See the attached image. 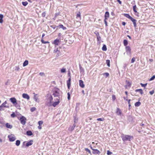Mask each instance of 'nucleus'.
<instances>
[{
	"label": "nucleus",
	"instance_id": "nucleus-11",
	"mask_svg": "<svg viewBox=\"0 0 155 155\" xmlns=\"http://www.w3.org/2000/svg\"><path fill=\"white\" fill-rule=\"evenodd\" d=\"M10 100L11 102H12L14 104L16 103L17 101L15 97L11 98L10 99Z\"/></svg>",
	"mask_w": 155,
	"mask_h": 155
},
{
	"label": "nucleus",
	"instance_id": "nucleus-55",
	"mask_svg": "<svg viewBox=\"0 0 155 155\" xmlns=\"http://www.w3.org/2000/svg\"><path fill=\"white\" fill-rule=\"evenodd\" d=\"M4 18V16L3 15L0 14V18L3 19Z\"/></svg>",
	"mask_w": 155,
	"mask_h": 155
},
{
	"label": "nucleus",
	"instance_id": "nucleus-36",
	"mask_svg": "<svg viewBox=\"0 0 155 155\" xmlns=\"http://www.w3.org/2000/svg\"><path fill=\"white\" fill-rule=\"evenodd\" d=\"M22 4L24 6H26L28 4L27 2H22Z\"/></svg>",
	"mask_w": 155,
	"mask_h": 155
},
{
	"label": "nucleus",
	"instance_id": "nucleus-53",
	"mask_svg": "<svg viewBox=\"0 0 155 155\" xmlns=\"http://www.w3.org/2000/svg\"><path fill=\"white\" fill-rule=\"evenodd\" d=\"M104 23L105 24L106 26H107V22L106 20H105V19H104Z\"/></svg>",
	"mask_w": 155,
	"mask_h": 155
},
{
	"label": "nucleus",
	"instance_id": "nucleus-16",
	"mask_svg": "<svg viewBox=\"0 0 155 155\" xmlns=\"http://www.w3.org/2000/svg\"><path fill=\"white\" fill-rule=\"evenodd\" d=\"M91 148L92 149V150H93V153L94 154H99L100 153V151L97 149H94L92 148V147Z\"/></svg>",
	"mask_w": 155,
	"mask_h": 155
},
{
	"label": "nucleus",
	"instance_id": "nucleus-19",
	"mask_svg": "<svg viewBox=\"0 0 155 155\" xmlns=\"http://www.w3.org/2000/svg\"><path fill=\"white\" fill-rule=\"evenodd\" d=\"M33 141L32 140L26 143V145L27 147H28L30 146L32 144V142Z\"/></svg>",
	"mask_w": 155,
	"mask_h": 155
},
{
	"label": "nucleus",
	"instance_id": "nucleus-37",
	"mask_svg": "<svg viewBox=\"0 0 155 155\" xmlns=\"http://www.w3.org/2000/svg\"><path fill=\"white\" fill-rule=\"evenodd\" d=\"M136 8H137V7H136V5L134 6L133 7V9L134 11L135 12H137V11L136 9Z\"/></svg>",
	"mask_w": 155,
	"mask_h": 155
},
{
	"label": "nucleus",
	"instance_id": "nucleus-50",
	"mask_svg": "<svg viewBox=\"0 0 155 155\" xmlns=\"http://www.w3.org/2000/svg\"><path fill=\"white\" fill-rule=\"evenodd\" d=\"M39 74L41 76H44V75H45V74H44V73L42 72H40L39 73Z\"/></svg>",
	"mask_w": 155,
	"mask_h": 155
},
{
	"label": "nucleus",
	"instance_id": "nucleus-25",
	"mask_svg": "<svg viewBox=\"0 0 155 155\" xmlns=\"http://www.w3.org/2000/svg\"><path fill=\"white\" fill-rule=\"evenodd\" d=\"M26 134L28 136H31L32 135V133L31 131L28 130L26 132Z\"/></svg>",
	"mask_w": 155,
	"mask_h": 155
},
{
	"label": "nucleus",
	"instance_id": "nucleus-61",
	"mask_svg": "<svg viewBox=\"0 0 155 155\" xmlns=\"http://www.w3.org/2000/svg\"><path fill=\"white\" fill-rule=\"evenodd\" d=\"M112 99L113 100H114L115 99V96L114 95H113L112 96Z\"/></svg>",
	"mask_w": 155,
	"mask_h": 155
},
{
	"label": "nucleus",
	"instance_id": "nucleus-7",
	"mask_svg": "<svg viewBox=\"0 0 155 155\" xmlns=\"http://www.w3.org/2000/svg\"><path fill=\"white\" fill-rule=\"evenodd\" d=\"M94 34L96 35L97 36V41H100L101 40V38L100 36L99 33L98 31H95L94 32Z\"/></svg>",
	"mask_w": 155,
	"mask_h": 155
},
{
	"label": "nucleus",
	"instance_id": "nucleus-20",
	"mask_svg": "<svg viewBox=\"0 0 155 155\" xmlns=\"http://www.w3.org/2000/svg\"><path fill=\"white\" fill-rule=\"evenodd\" d=\"M57 27L59 28H62L63 30H65L66 29V28L65 27H64L62 25H60L58 26Z\"/></svg>",
	"mask_w": 155,
	"mask_h": 155
},
{
	"label": "nucleus",
	"instance_id": "nucleus-14",
	"mask_svg": "<svg viewBox=\"0 0 155 155\" xmlns=\"http://www.w3.org/2000/svg\"><path fill=\"white\" fill-rule=\"evenodd\" d=\"M7 104V101H5V102H4L1 105V106L2 107H5V108H9V107L8 105H6V104Z\"/></svg>",
	"mask_w": 155,
	"mask_h": 155
},
{
	"label": "nucleus",
	"instance_id": "nucleus-64",
	"mask_svg": "<svg viewBox=\"0 0 155 155\" xmlns=\"http://www.w3.org/2000/svg\"><path fill=\"white\" fill-rule=\"evenodd\" d=\"M45 36V34L44 33H43L42 34V37H41V38H43H43Z\"/></svg>",
	"mask_w": 155,
	"mask_h": 155
},
{
	"label": "nucleus",
	"instance_id": "nucleus-31",
	"mask_svg": "<svg viewBox=\"0 0 155 155\" xmlns=\"http://www.w3.org/2000/svg\"><path fill=\"white\" fill-rule=\"evenodd\" d=\"M20 143V141L19 140H17L16 141L15 144L16 146H19Z\"/></svg>",
	"mask_w": 155,
	"mask_h": 155
},
{
	"label": "nucleus",
	"instance_id": "nucleus-1",
	"mask_svg": "<svg viewBox=\"0 0 155 155\" xmlns=\"http://www.w3.org/2000/svg\"><path fill=\"white\" fill-rule=\"evenodd\" d=\"M53 100V97L52 95H50V97L48 98V101L46 103V105L49 107L52 106L54 107H55L58 105L60 102V100H56V99H54L55 102L52 103V101Z\"/></svg>",
	"mask_w": 155,
	"mask_h": 155
},
{
	"label": "nucleus",
	"instance_id": "nucleus-51",
	"mask_svg": "<svg viewBox=\"0 0 155 155\" xmlns=\"http://www.w3.org/2000/svg\"><path fill=\"white\" fill-rule=\"evenodd\" d=\"M154 93V90H152L151 91H150L149 92V93L150 94H151V95H152Z\"/></svg>",
	"mask_w": 155,
	"mask_h": 155
},
{
	"label": "nucleus",
	"instance_id": "nucleus-54",
	"mask_svg": "<svg viewBox=\"0 0 155 155\" xmlns=\"http://www.w3.org/2000/svg\"><path fill=\"white\" fill-rule=\"evenodd\" d=\"M77 17H79V18H81V15H80V13L79 12V13L77 15Z\"/></svg>",
	"mask_w": 155,
	"mask_h": 155
},
{
	"label": "nucleus",
	"instance_id": "nucleus-23",
	"mask_svg": "<svg viewBox=\"0 0 155 155\" xmlns=\"http://www.w3.org/2000/svg\"><path fill=\"white\" fill-rule=\"evenodd\" d=\"M124 16L126 18L130 19V20L132 18V17H131L129 14H124Z\"/></svg>",
	"mask_w": 155,
	"mask_h": 155
},
{
	"label": "nucleus",
	"instance_id": "nucleus-43",
	"mask_svg": "<svg viewBox=\"0 0 155 155\" xmlns=\"http://www.w3.org/2000/svg\"><path fill=\"white\" fill-rule=\"evenodd\" d=\"M140 85H141L142 86V87H145L146 86L147 84V83H146V84H143L142 83H140Z\"/></svg>",
	"mask_w": 155,
	"mask_h": 155
},
{
	"label": "nucleus",
	"instance_id": "nucleus-40",
	"mask_svg": "<svg viewBox=\"0 0 155 155\" xmlns=\"http://www.w3.org/2000/svg\"><path fill=\"white\" fill-rule=\"evenodd\" d=\"M85 150L86 151L88 152L89 153H90L91 154V153L90 151V150L87 148H85Z\"/></svg>",
	"mask_w": 155,
	"mask_h": 155
},
{
	"label": "nucleus",
	"instance_id": "nucleus-57",
	"mask_svg": "<svg viewBox=\"0 0 155 155\" xmlns=\"http://www.w3.org/2000/svg\"><path fill=\"white\" fill-rule=\"evenodd\" d=\"M118 3L120 4H121L122 3L121 2L120 0H117Z\"/></svg>",
	"mask_w": 155,
	"mask_h": 155
},
{
	"label": "nucleus",
	"instance_id": "nucleus-59",
	"mask_svg": "<svg viewBox=\"0 0 155 155\" xmlns=\"http://www.w3.org/2000/svg\"><path fill=\"white\" fill-rule=\"evenodd\" d=\"M3 22V19H0V23H2Z\"/></svg>",
	"mask_w": 155,
	"mask_h": 155
},
{
	"label": "nucleus",
	"instance_id": "nucleus-39",
	"mask_svg": "<svg viewBox=\"0 0 155 155\" xmlns=\"http://www.w3.org/2000/svg\"><path fill=\"white\" fill-rule=\"evenodd\" d=\"M36 110V108L35 107H32L30 109V110L31 112H33L34 111H35Z\"/></svg>",
	"mask_w": 155,
	"mask_h": 155
},
{
	"label": "nucleus",
	"instance_id": "nucleus-2",
	"mask_svg": "<svg viewBox=\"0 0 155 155\" xmlns=\"http://www.w3.org/2000/svg\"><path fill=\"white\" fill-rule=\"evenodd\" d=\"M52 95L54 97H56V100H60L61 92L58 88L54 87L52 91Z\"/></svg>",
	"mask_w": 155,
	"mask_h": 155
},
{
	"label": "nucleus",
	"instance_id": "nucleus-49",
	"mask_svg": "<svg viewBox=\"0 0 155 155\" xmlns=\"http://www.w3.org/2000/svg\"><path fill=\"white\" fill-rule=\"evenodd\" d=\"M112 153V152H110L109 150H108L107 151V154L108 155H110V154H111Z\"/></svg>",
	"mask_w": 155,
	"mask_h": 155
},
{
	"label": "nucleus",
	"instance_id": "nucleus-26",
	"mask_svg": "<svg viewBox=\"0 0 155 155\" xmlns=\"http://www.w3.org/2000/svg\"><path fill=\"white\" fill-rule=\"evenodd\" d=\"M34 100L37 102L38 100V97H37V94H35V93H34Z\"/></svg>",
	"mask_w": 155,
	"mask_h": 155
},
{
	"label": "nucleus",
	"instance_id": "nucleus-34",
	"mask_svg": "<svg viewBox=\"0 0 155 155\" xmlns=\"http://www.w3.org/2000/svg\"><path fill=\"white\" fill-rule=\"evenodd\" d=\"M20 68L18 66H15L14 68V70L16 71H18L19 70Z\"/></svg>",
	"mask_w": 155,
	"mask_h": 155
},
{
	"label": "nucleus",
	"instance_id": "nucleus-27",
	"mask_svg": "<svg viewBox=\"0 0 155 155\" xmlns=\"http://www.w3.org/2000/svg\"><path fill=\"white\" fill-rule=\"evenodd\" d=\"M28 61L27 60H25L23 63V66L25 67L28 64Z\"/></svg>",
	"mask_w": 155,
	"mask_h": 155
},
{
	"label": "nucleus",
	"instance_id": "nucleus-46",
	"mask_svg": "<svg viewBox=\"0 0 155 155\" xmlns=\"http://www.w3.org/2000/svg\"><path fill=\"white\" fill-rule=\"evenodd\" d=\"M43 122L42 120L39 121L38 122V124L39 125H41L43 124Z\"/></svg>",
	"mask_w": 155,
	"mask_h": 155
},
{
	"label": "nucleus",
	"instance_id": "nucleus-38",
	"mask_svg": "<svg viewBox=\"0 0 155 155\" xmlns=\"http://www.w3.org/2000/svg\"><path fill=\"white\" fill-rule=\"evenodd\" d=\"M75 126H76V125L74 124H73V125L72 126V127L70 128V130L71 131H73L74 130V128H75Z\"/></svg>",
	"mask_w": 155,
	"mask_h": 155
},
{
	"label": "nucleus",
	"instance_id": "nucleus-63",
	"mask_svg": "<svg viewBox=\"0 0 155 155\" xmlns=\"http://www.w3.org/2000/svg\"><path fill=\"white\" fill-rule=\"evenodd\" d=\"M122 24L123 25H125L126 24V23L124 22H123L122 23Z\"/></svg>",
	"mask_w": 155,
	"mask_h": 155
},
{
	"label": "nucleus",
	"instance_id": "nucleus-58",
	"mask_svg": "<svg viewBox=\"0 0 155 155\" xmlns=\"http://www.w3.org/2000/svg\"><path fill=\"white\" fill-rule=\"evenodd\" d=\"M78 121V120L76 118H74V122L75 123H76Z\"/></svg>",
	"mask_w": 155,
	"mask_h": 155
},
{
	"label": "nucleus",
	"instance_id": "nucleus-6",
	"mask_svg": "<svg viewBox=\"0 0 155 155\" xmlns=\"http://www.w3.org/2000/svg\"><path fill=\"white\" fill-rule=\"evenodd\" d=\"M126 51L127 54L128 55H130L131 54V48L129 46H126L125 47Z\"/></svg>",
	"mask_w": 155,
	"mask_h": 155
},
{
	"label": "nucleus",
	"instance_id": "nucleus-32",
	"mask_svg": "<svg viewBox=\"0 0 155 155\" xmlns=\"http://www.w3.org/2000/svg\"><path fill=\"white\" fill-rule=\"evenodd\" d=\"M41 41L42 43L43 44H46L49 43V42L48 41H44L43 38L41 39Z\"/></svg>",
	"mask_w": 155,
	"mask_h": 155
},
{
	"label": "nucleus",
	"instance_id": "nucleus-17",
	"mask_svg": "<svg viewBox=\"0 0 155 155\" xmlns=\"http://www.w3.org/2000/svg\"><path fill=\"white\" fill-rule=\"evenodd\" d=\"M109 17V12H105V15H104V18L105 20L107 19Z\"/></svg>",
	"mask_w": 155,
	"mask_h": 155
},
{
	"label": "nucleus",
	"instance_id": "nucleus-45",
	"mask_svg": "<svg viewBox=\"0 0 155 155\" xmlns=\"http://www.w3.org/2000/svg\"><path fill=\"white\" fill-rule=\"evenodd\" d=\"M155 78V76L154 75L152 77H151L150 79V81H152Z\"/></svg>",
	"mask_w": 155,
	"mask_h": 155
},
{
	"label": "nucleus",
	"instance_id": "nucleus-35",
	"mask_svg": "<svg viewBox=\"0 0 155 155\" xmlns=\"http://www.w3.org/2000/svg\"><path fill=\"white\" fill-rule=\"evenodd\" d=\"M128 44V41L127 40H124V46H126Z\"/></svg>",
	"mask_w": 155,
	"mask_h": 155
},
{
	"label": "nucleus",
	"instance_id": "nucleus-9",
	"mask_svg": "<svg viewBox=\"0 0 155 155\" xmlns=\"http://www.w3.org/2000/svg\"><path fill=\"white\" fill-rule=\"evenodd\" d=\"M20 101H18L17 102H16V103H15V104H14L15 106L18 109H20Z\"/></svg>",
	"mask_w": 155,
	"mask_h": 155
},
{
	"label": "nucleus",
	"instance_id": "nucleus-28",
	"mask_svg": "<svg viewBox=\"0 0 155 155\" xmlns=\"http://www.w3.org/2000/svg\"><path fill=\"white\" fill-rule=\"evenodd\" d=\"M141 104V103L140 102H139V101H138V102H136L135 104V107H139V106H140Z\"/></svg>",
	"mask_w": 155,
	"mask_h": 155
},
{
	"label": "nucleus",
	"instance_id": "nucleus-33",
	"mask_svg": "<svg viewBox=\"0 0 155 155\" xmlns=\"http://www.w3.org/2000/svg\"><path fill=\"white\" fill-rule=\"evenodd\" d=\"M61 73H65L66 71V69L65 68H63L61 70Z\"/></svg>",
	"mask_w": 155,
	"mask_h": 155
},
{
	"label": "nucleus",
	"instance_id": "nucleus-22",
	"mask_svg": "<svg viewBox=\"0 0 155 155\" xmlns=\"http://www.w3.org/2000/svg\"><path fill=\"white\" fill-rule=\"evenodd\" d=\"M5 126H6V127L7 128L11 129L12 127V125H10L9 124H8V123H7L5 124Z\"/></svg>",
	"mask_w": 155,
	"mask_h": 155
},
{
	"label": "nucleus",
	"instance_id": "nucleus-5",
	"mask_svg": "<svg viewBox=\"0 0 155 155\" xmlns=\"http://www.w3.org/2000/svg\"><path fill=\"white\" fill-rule=\"evenodd\" d=\"M8 137L9 139V141L11 142L13 141L16 140L15 136L13 134L8 135Z\"/></svg>",
	"mask_w": 155,
	"mask_h": 155
},
{
	"label": "nucleus",
	"instance_id": "nucleus-62",
	"mask_svg": "<svg viewBox=\"0 0 155 155\" xmlns=\"http://www.w3.org/2000/svg\"><path fill=\"white\" fill-rule=\"evenodd\" d=\"M38 128L39 129H41V125H39L38 126Z\"/></svg>",
	"mask_w": 155,
	"mask_h": 155
},
{
	"label": "nucleus",
	"instance_id": "nucleus-30",
	"mask_svg": "<svg viewBox=\"0 0 155 155\" xmlns=\"http://www.w3.org/2000/svg\"><path fill=\"white\" fill-rule=\"evenodd\" d=\"M106 63L107 64V66L108 67H110V60H107L106 61Z\"/></svg>",
	"mask_w": 155,
	"mask_h": 155
},
{
	"label": "nucleus",
	"instance_id": "nucleus-42",
	"mask_svg": "<svg viewBox=\"0 0 155 155\" xmlns=\"http://www.w3.org/2000/svg\"><path fill=\"white\" fill-rule=\"evenodd\" d=\"M104 120V119L103 118H98L97 119V120L98 121H103Z\"/></svg>",
	"mask_w": 155,
	"mask_h": 155
},
{
	"label": "nucleus",
	"instance_id": "nucleus-13",
	"mask_svg": "<svg viewBox=\"0 0 155 155\" xmlns=\"http://www.w3.org/2000/svg\"><path fill=\"white\" fill-rule=\"evenodd\" d=\"M130 20L133 22L134 28H136L137 27V25L136 24L137 20L132 18H131Z\"/></svg>",
	"mask_w": 155,
	"mask_h": 155
},
{
	"label": "nucleus",
	"instance_id": "nucleus-18",
	"mask_svg": "<svg viewBox=\"0 0 155 155\" xmlns=\"http://www.w3.org/2000/svg\"><path fill=\"white\" fill-rule=\"evenodd\" d=\"M71 78H69L67 81V84L68 89L70 88V87L71 85Z\"/></svg>",
	"mask_w": 155,
	"mask_h": 155
},
{
	"label": "nucleus",
	"instance_id": "nucleus-4",
	"mask_svg": "<svg viewBox=\"0 0 155 155\" xmlns=\"http://www.w3.org/2000/svg\"><path fill=\"white\" fill-rule=\"evenodd\" d=\"M20 120L21 123L23 125H24L25 124L26 119L25 117L22 116L20 117Z\"/></svg>",
	"mask_w": 155,
	"mask_h": 155
},
{
	"label": "nucleus",
	"instance_id": "nucleus-29",
	"mask_svg": "<svg viewBox=\"0 0 155 155\" xmlns=\"http://www.w3.org/2000/svg\"><path fill=\"white\" fill-rule=\"evenodd\" d=\"M107 50V47L105 45H103L102 48V50L103 51H106Z\"/></svg>",
	"mask_w": 155,
	"mask_h": 155
},
{
	"label": "nucleus",
	"instance_id": "nucleus-21",
	"mask_svg": "<svg viewBox=\"0 0 155 155\" xmlns=\"http://www.w3.org/2000/svg\"><path fill=\"white\" fill-rule=\"evenodd\" d=\"M59 40L57 39L55 40L54 42V44L56 45H58L59 44Z\"/></svg>",
	"mask_w": 155,
	"mask_h": 155
},
{
	"label": "nucleus",
	"instance_id": "nucleus-10",
	"mask_svg": "<svg viewBox=\"0 0 155 155\" xmlns=\"http://www.w3.org/2000/svg\"><path fill=\"white\" fill-rule=\"evenodd\" d=\"M22 96L25 99H26L28 100L29 99V96L27 94L24 93L22 94Z\"/></svg>",
	"mask_w": 155,
	"mask_h": 155
},
{
	"label": "nucleus",
	"instance_id": "nucleus-24",
	"mask_svg": "<svg viewBox=\"0 0 155 155\" xmlns=\"http://www.w3.org/2000/svg\"><path fill=\"white\" fill-rule=\"evenodd\" d=\"M135 91L136 92H139L141 94H143V92L142 89H138L135 90Z\"/></svg>",
	"mask_w": 155,
	"mask_h": 155
},
{
	"label": "nucleus",
	"instance_id": "nucleus-60",
	"mask_svg": "<svg viewBox=\"0 0 155 155\" xmlns=\"http://www.w3.org/2000/svg\"><path fill=\"white\" fill-rule=\"evenodd\" d=\"M124 100H126V101H127V97H124Z\"/></svg>",
	"mask_w": 155,
	"mask_h": 155
},
{
	"label": "nucleus",
	"instance_id": "nucleus-47",
	"mask_svg": "<svg viewBox=\"0 0 155 155\" xmlns=\"http://www.w3.org/2000/svg\"><path fill=\"white\" fill-rule=\"evenodd\" d=\"M68 94V100H70V94L69 92H68L67 94Z\"/></svg>",
	"mask_w": 155,
	"mask_h": 155
},
{
	"label": "nucleus",
	"instance_id": "nucleus-15",
	"mask_svg": "<svg viewBox=\"0 0 155 155\" xmlns=\"http://www.w3.org/2000/svg\"><path fill=\"white\" fill-rule=\"evenodd\" d=\"M79 84L80 86L82 88L84 87V84L83 81L82 80H80L79 81Z\"/></svg>",
	"mask_w": 155,
	"mask_h": 155
},
{
	"label": "nucleus",
	"instance_id": "nucleus-52",
	"mask_svg": "<svg viewBox=\"0 0 155 155\" xmlns=\"http://www.w3.org/2000/svg\"><path fill=\"white\" fill-rule=\"evenodd\" d=\"M46 13L45 12H43L42 14V16L43 17H45V16Z\"/></svg>",
	"mask_w": 155,
	"mask_h": 155
},
{
	"label": "nucleus",
	"instance_id": "nucleus-56",
	"mask_svg": "<svg viewBox=\"0 0 155 155\" xmlns=\"http://www.w3.org/2000/svg\"><path fill=\"white\" fill-rule=\"evenodd\" d=\"M79 67H80V69L81 71V72L83 70V68H82V67H81V66L80 65H79Z\"/></svg>",
	"mask_w": 155,
	"mask_h": 155
},
{
	"label": "nucleus",
	"instance_id": "nucleus-12",
	"mask_svg": "<svg viewBox=\"0 0 155 155\" xmlns=\"http://www.w3.org/2000/svg\"><path fill=\"white\" fill-rule=\"evenodd\" d=\"M116 113L118 115L121 116L122 114V112L120 109L117 108V109Z\"/></svg>",
	"mask_w": 155,
	"mask_h": 155
},
{
	"label": "nucleus",
	"instance_id": "nucleus-41",
	"mask_svg": "<svg viewBox=\"0 0 155 155\" xmlns=\"http://www.w3.org/2000/svg\"><path fill=\"white\" fill-rule=\"evenodd\" d=\"M103 75H105L106 77H107L109 76V74L107 72V73H103Z\"/></svg>",
	"mask_w": 155,
	"mask_h": 155
},
{
	"label": "nucleus",
	"instance_id": "nucleus-44",
	"mask_svg": "<svg viewBox=\"0 0 155 155\" xmlns=\"http://www.w3.org/2000/svg\"><path fill=\"white\" fill-rule=\"evenodd\" d=\"M135 58L134 57H133L131 60V63H133L135 60Z\"/></svg>",
	"mask_w": 155,
	"mask_h": 155
},
{
	"label": "nucleus",
	"instance_id": "nucleus-48",
	"mask_svg": "<svg viewBox=\"0 0 155 155\" xmlns=\"http://www.w3.org/2000/svg\"><path fill=\"white\" fill-rule=\"evenodd\" d=\"M11 117H15V115L14 112H13L11 115Z\"/></svg>",
	"mask_w": 155,
	"mask_h": 155
},
{
	"label": "nucleus",
	"instance_id": "nucleus-3",
	"mask_svg": "<svg viewBox=\"0 0 155 155\" xmlns=\"http://www.w3.org/2000/svg\"><path fill=\"white\" fill-rule=\"evenodd\" d=\"M121 138L124 141H130L131 140L133 139V136L125 134H122L121 136Z\"/></svg>",
	"mask_w": 155,
	"mask_h": 155
},
{
	"label": "nucleus",
	"instance_id": "nucleus-8",
	"mask_svg": "<svg viewBox=\"0 0 155 155\" xmlns=\"http://www.w3.org/2000/svg\"><path fill=\"white\" fill-rule=\"evenodd\" d=\"M54 52H55L57 53V54L56 55L57 57L61 55V52L60 50L58 49V48H57V49L55 50H54Z\"/></svg>",
	"mask_w": 155,
	"mask_h": 155
}]
</instances>
